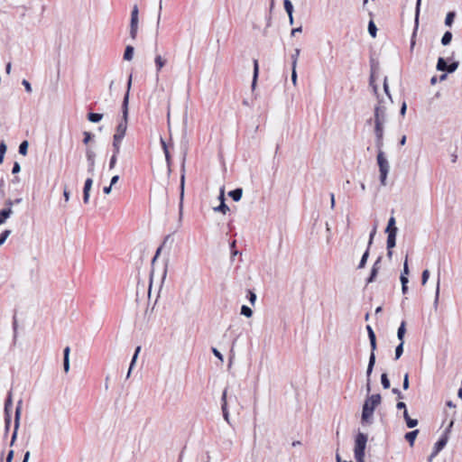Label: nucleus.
Here are the masks:
<instances>
[{
    "label": "nucleus",
    "mask_w": 462,
    "mask_h": 462,
    "mask_svg": "<svg viewBox=\"0 0 462 462\" xmlns=\"http://www.w3.org/2000/svg\"><path fill=\"white\" fill-rule=\"evenodd\" d=\"M382 397L379 393L368 396L362 408L361 422L362 424H371L375 408L381 403Z\"/></svg>",
    "instance_id": "f257e3e1"
},
{
    "label": "nucleus",
    "mask_w": 462,
    "mask_h": 462,
    "mask_svg": "<svg viewBox=\"0 0 462 462\" xmlns=\"http://www.w3.org/2000/svg\"><path fill=\"white\" fill-rule=\"evenodd\" d=\"M367 435L358 432L355 438L354 456L356 462H365V448L367 443Z\"/></svg>",
    "instance_id": "f03ea898"
},
{
    "label": "nucleus",
    "mask_w": 462,
    "mask_h": 462,
    "mask_svg": "<svg viewBox=\"0 0 462 462\" xmlns=\"http://www.w3.org/2000/svg\"><path fill=\"white\" fill-rule=\"evenodd\" d=\"M376 159L380 171V182L382 185L384 186L386 184V179L389 173L390 165L383 152H377Z\"/></svg>",
    "instance_id": "7ed1b4c3"
},
{
    "label": "nucleus",
    "mask_w": 462,
    "mask_h": 462,
    "mask_svg": "<svg viewBox=\"0 0 462 462\" xmlns=\"http://www.w3.org/2000/svg\"><path fill=\"white\" fill-rule=\"evenodd\" d=\"M454 424V421L451 420L449 425L446 428L442 435L439 437V439L437 440V442L434 444L433 447V456H437L447 445L448 441V434L450 432V430Z\"/></svg>",
    "instance_id": "20e7f679"
},
{
    "label": "nucleus",
    "mask_w": 462,
    "mask_h": 462,
    "mask_svg": "<svg viewBox=\"0 0 462 462\" xmlns=\"http://www.w3.org/2000/svg\"><path fill=\"white\" fill-rule=\"evenodd\" d=\"M132 86V74H130L128 80H127V90L124 96L121 110H122V119L120 122H125L127 125L128 124V105H129V92Z\"/></svg>",
    "instance_id": "39448f33"
},
{
    "label": "nucleus",
    "mask_w": 462,
    "mask_h": 462,
    "mask_svg": "<svg viewBox=\"0 0 462 462\" xmlns=\"http://www.w3.org/2000/svg\"><path fill=\"white\" fill-rule=\"evenodd\" d=\"M458 61H452L450 64H448V61L443 57H439L437 61L436 69L439 71H443L446 73H453L458 68Z\"/></svg>",
    "instance_id": "423d86ee"
},
{
    "label": "nucleus",
    "mask_w": 462,
    "mask_h": 462,
    "mask_svg": "<svg viewBox=\"0 0 462 462\" xmlns=\"http://www.w3.org/2000/svg\"><path fill=\"white\" fill-rule=\"evenodd\" d=\"M138 14H139V9L137 5H134L132 12H131V20H130V37L133 40H135L137 37V32H138Z\"/></svg>",
    "instance_id": "0eeeda50"
},
{
    "label": "nucleus",
    "mask_w": 462,
    "mask_h": 462,
    "mask_svg": "<svg viewBox=\"0 0 462 462\" xmlns=\"http://www.w3.org/2000/svg\"><path fill=\"white\" fill-rule=\"evenodd\" d=\"M13 402H12V393L9 392L7 397L5 401V434L8 433L10 425H11V409H12Z\"/></svg>",
    "instance_id": "6e6552de"
},
{
    "label": "nucleus",
    "mask_w": 462,
    "mask_h": 462,
    "mask_svg": "<svg viewBox=\"0 0 462 462\" xmlns=\"http://www.w3.org/2000/svg\"><path fill=\"white\" fill-rule=\"evenodd\" d=\"M185 161H186V152L183 155V159H182V162H181V166H180V203H179V209H180V215L182 213L184 189H185Z\"/></svg>",
    "instance_id": "1a4fd4ad"
},
{
    "label": "nucleus",
    "mask_w": 462,
    "mask_h": 462,
    "mask_svg": "<svg viewBox=\"0 0 462 462\" xmlns=\"http://www.w3.org/2000/svg\"><path fill=\"white\" fill-rule=\"evenodd\" d=\"M22 404H23V401L20 400L17 402V405H16V408H15L14 427V431H13L12 438H11V442H10L11 446L14 445V441L17 439V433H18V429H19V426H20V419H21V414H22Z\"/></svg>",
    "instance_id": "9d476101"
},
{
    "label": "nucleus",
    "mask_w": 462,
    "mask_h": 462,
    "mask_svg": "<svg viewBox=\"0 0 462 462\" xmlns=\"http://www.w3.org/2000/svg\"><path fill=\"white\" fill-rule=\"evenodd\" d=\"M377 97H378V105H376L374 107V121L386 122V120H387L386 106L382 105V103L383 102V98H380L379 96Z\"/></svg>",
    "instance_id": "9b49d317"
},
{
    "label": "nucleus",
    "mask_w": 462,
    "mask_h": 462,
    "mask_svg": "<svg viewBox=\"0 0 462 462\" xmlns=\"http://www.w3.org/2000/svg\"><path fill=\"white\" fill-rule=\"evenodd\" d=\"M420 5H421V0H417L416 7H415L414 28H413V32L411 34V44H410L411 51H412L415 46V37H416L417 31L419 28V17H420Z\"/></svg>",
    "instance_id": "f8f14e48"
},
{
    "label": "nucleus",
    "mask_w": 462,
    "mask_h": 462,
    "mask_svg": "<svg viewBox=\"0 0 462 462\" xmlns=\"http://www.w3.org/2000/svg\"><path fill=\"white\" fill-rule=\"evenodd\" d=\"M382 258L383 257L381 255L378 256L377 259L375 260V262L374 263V264L371 268L370 273L365 280L366 285L369 283H372L375 281L378 272H379V269H380V263L382 262Z\"/></svg>",
    "instance_id": "ddd939ff"
},
{
    "label": "nucleus",
    "mask_w": 462,
    "mask_h": 462,
    "mask_svg": "<svg viewBox=\"0 0 462 462\" xmlns=\"http://www.w3.org/2000/svg\"><path fill=\"white\" fill-rule=\"evenodd\" d=\"M86 157L88 162V171L93 175L95 169L96 152L91 148H87Z\"/></svg>",
    "instance_id": "4468645a"
},
{
    "label": "nucleus",
    "mask_w": 462,
    "mask_h": 462,
    "mask_svg": "<svg viewBox=\"0 0 462 462\" xmlns=\"http://www.w3.org/2000/svg\"><path fill=\"white\" fill-rule=\"evenodd\" d=\"M365 328H366L369 342H370V347L373 348V350H376L377 349L376 335H375L373 328L371 327V325H366Z\"/></svg>",
    "instance_id": "2eb2a0df"
},
{
    "label": "nucleus",
    "mask_w": 462,
    "mask_h": 462,
    "mask_svg": "<svg viewBox=\"0 0 462 462\" xmlns=\"http://www.w3.org/2000/svg\"><path fill=\"white\" fill-rule=\"evenodd\" d=\"M253 64H254V71H253V79H252V86L251 87H252V89H254L255 86L257 84L258 77H259V63H258V60L256 59H254Z\"/></svg>",
    "instance_id": "dca6fc26"
},
{
    "label": "nucleus",
    "mask_w": 462,
    "mask_h": 462,
    "mask_svg": "<svg viewBox=\"0 0 462 462\" xmlns=\"http://www.w3.org/2000/svg\"><path fill=\"white\" fill-rule=\"evenodd\" d=\"M387 234V239H386V249H393L396 245V236L397 233H386Z\"/></svg>",
    "instance_id": "f3484780"
},
{
    "label": "nucleus",
    "mask_w": 462,
    "mask_h": 462,
    "mask_svg": "<svg viewBox=\"0 0 462 462\" xmlns=\"http://www.w3.org/2000/svg\"><path fill=\"white\" fill-rule=\"evenodd\" d=\"M384 232L385 233H391V232L398 233V227L396 226V220H395L394 217L392 216L388 219V223H387Z\"/></svg>",
    "instance_id": "a211bd4d"
},
{
    "label": "nucleus",
    "mask_w": 462,
    "mask_h": 462,
    "mask_svg": "<svg viewBox=\"0 0 462 462\" xmlns=\"http://www.w3.org/2000/svg\"><path fill=\"white\" fill-rule=\"evenodd\" d=\"M228 196L236 202L239 201L243 196V189L236 188L228 192Z\"/></svg>",
    "instance_id": "6ab92c4d"
},
{
    "label": "nucleus",
    "mask_w": 462,
    "mask_h": 462,
    "mask_svg": "<svg viewBox=\"0 0 462 462\" xmlns=\"http://www.w3.org/2000/svg\"><path fill=\"white\" fill-rule=\"evenodd\" d=\"M403 418H404L406 425L409 429L415 428L419 423L417 419H412L409 416L407 410H405V411L403 412Z\"/></svg>",
    "instance_id": "aec40b11"
},
{
    "label": "nucleus",
    "mask_w": 462,
    "mask_h": 462,
    "mask_svg": "<svg viewBox=\"0 0 462 462\" xmlns=\"http://www.w3.org/2000/svg\"><path fill=\"white\" fill-rule=\"evenodd\" d=\"M13 214V210L11 208H2L0 209V225H3L6 222V220Z\"/></svg>",
    "instance_id": "412c9836"
},
{
    "label": "nucleus",
    "mask_w": 462,
    "mask_h": 462,
    "mask_svg": "<svg viewBox=\"0 0 462 462\" xmlns=\"http://www.w3.org/2000/svg\"><path fill=\"white\" fill-rule=\"evenodd\" d=\"M386 122H379V121H374V135L375 136H383V134H384V124Z\"/></svg>",
    "instance_id": "4be33fe9"
},
{
    "label": "nucleus",
    "mask_w": 462,
    "mask_h": 462,
    "mask_svg": "<svg viewBox=\"0 0 462 462\" xmlns=\"http://www.w3.org/2000/svg\"><path fill=\"white\" fill-rule=\"evenodd\" d=\"M154 63L156 67L157 74L161 71V69L165 66L166 60L163 59L160 54H157L154 59Z\"/></svg>",
    "instance_id": "5701e85b"
},
{
    "label": "nucleus",
    "mask_w": 462,
    "mask_h": 462,
    "mask_svg": "<svg viewBox=\"0 0 462 462\" xmlns=\"http://www.w3.org/2000/svg\"><path fill=\"white\" fill-rule=\"evenodd\" d=\"M406 333V322L402 320L397 330V337L400 342H404V336Z\"/></svg>",
    "instance_id": "b1692460"
},
{
    "label": "nucleus",
    "mask_w": 462,
    "mask_h": 462,
    "mask_svg": "<svg viewBox=\"0 0 462 462\" xmlns=\"http://www.w3.org/2000/svg\"><path fill=\"white\" fill-rule=\"evenodd\" d=\"M419 434V430L409 431L405 434L404 438L411 446H413L415 439Z\"/></svg>",
    "instance_id": "393cba45"
},
{
    "label": "nucleus",
    "mask_w": 462,
    "mask_h": 462,
    "mask_svg": "<svg viewBox=\"0 0 462 462\" xmlns=\"http://www.w3.org/2000/svg\"><path fill=\"white\" fill-rule=\"evenodd\" d=\"M103 116L104 115L101 113L89 112L87 116V118L91 123H99Z\"/></svg>",
    "instance_id": "a878e982"
},
{
    "label": "nucleus",
    "mask_w": 462,
    "mask_h": 462,
    "mask_svg": "<svg viewBox=\"0 0 462 462\" xmlns=\"http://www.w3.org/2000/svg\"><path fill=\"white\" fill-rule=\"evenodd\" d=\"M370 248L371 247H366L365 251L364 252L362 257H361V260L359 262V264L357 266L358 269H363L365 268L366 263H367V259L369 257V254H370Z\"/></svg>",
    "instance_id": "bb28decb"
},
{
    "label": "nucleus",
    "mask_w": 462,
    "mask_h": 462,
    "mask_svg": "<svg viewBox=\"0 0 462 462\" xmlns=\"http://www.w3.org/2000/svg\"><path fill=\"white\" fill-rule=\"evenodd\" d=\"M134 48L132 45H127L125 49L124 52V60H131L134 57Z\"/></svg>",
    "instance_id": "cd10ccee"
},
{
    "label": "nucleus",
    "mask_w": 462,
    "mask_h": 462,
    "mask_svg": "<svg viewBox=\"0 0 462 462\" xmlns=\"http://www.w3.org/2000/svg\"><path fill=\"white\" fill-rule=\"evenodd\" d=\"M127 130V125L125 122H119L118 125L116 127V134L122 135L125 137V133Z\"/></svg>",
    "instance_id": "c85d7f7f"
},
{
    "label": "nucleus",
    "mask_w": 462,
    "mask_h": 462,
    "mask_svg": "<svg viewBox=\"0 0 462 462\" xmlns=\"http://www.w3.org/2000/svg\"><path fill=\"white\" fill-rule=\"evenodd\" d=\"M213 209L215 212H219L224 215L226 214L230 210L229 207L224 201H221L220 204L218 206L215 207Z\"/></svg>",
    "instance_id": "c756f323"
},
{
    "label": "nucleus",
    "mask_w": 462,
    "mask_h": 462,
    "mask_svg": "<svg viewBox=\"0 0 462 462\" xmlns=\"http://www.w3.org/2000/svg\"><path fill=\"white\" fill-rule=\"evenodd\" d=\"M456 17V12L450 11L447 14L445 18V25L451 27Z\"/></svg>",
    "instance_id": "7c9ffc66"
},
{
    "label": "nucleus",
    "mask_w": 462,
    "mask_h": 462,
    "mask_svg": "<svg viewBox=\"0 0 462 462\" xmlns=\"http://www.w3.org/2000/svg\"><path fill=\"white\" fill-rule=\"evenodd\" d=\"M452 37H453V35L450 31L445 32V33L443 34V36L441 38V44L443 46L448 45L452 41Z\"/></svg>",
    "instance_id": "2f4dec72"
},
{
    "label": "nucleus",
    "mask_w": 462,
    "mask_h": 462,
    "mask_svg": "<svg viewBox=\"0 0 462 462\" xmlns=\"http://www.w3.org/2000/svg\"><path fill=\"white\" fill-rule=\"evenodd\" d=\"M28 147H29V143L28 141L24 140L23 141L20 145H19V148H18V152L21 155H23L25 156L28 152Z\"/></svg>",
    "instance_id": "473e14b6"
},
{
    "label": "nucleus",
    "mask_w": 462,
    "mask_h": 462,
    "mask_svg": "<svg viewBox=\"0 0 462 462\" xmlns=\"http://www.w3.org/2000/svg\"><path fill=\"white\" fill-rule=\"evenodd\" d=\"M368 32L371 35V37H373V38L376 37L377 27L372 19L368 23Z\"/></svg>",
    "instance_id": "72a5a7b5"
},
{
    "label": "nucleus",
    "mask_w": 462,
    "mask_h": 462,
    "mask_svg": "<svg viewBox=\"0 0 462 462\" xmlns=\"http://www.w3.org/2000/svg\"><path fill=\"white\" fill-rule=\"evenodd\" d=\"M381 383L383 389H389L391 386V382L388 378V374L386 373H383L381 374Z\"/></svg>",
    "instance_id": "f704fd0d"
},
{
    "label": "nucleus",
    "mask_w": 462,
    "mask_h": 462,
    "mask_svg": "<svg viewBox=\"0 0 462 462\" xmlns=\"http://www.w3.org/2000/svg\"><path fill=\"white\" fill-rule=\"evenodd\" d=\"M283 7L287 14H292L294 11L293 5L291 0H283Z\"/></svg>",
    "instance_id": "c9c22d12"
},
{
    "label": "nucleus",
    "mask_w": 462,
    "mask_h": 462,
    "mask_svg": "<svg viewBox=\"0 0 462 462\" xmlns=\"http://www.w3.org/2000/svg\"><path fill=\"white\" fill-rule=\"evenodd\" d=\"M375 74L376 73H373V72H370V77H369V85L373 88L374 89V92L377 95V97L379 96L378 95V87L377 85L375 84Z\"/></svg>",
    "instance_id": "e433bc0d"
},
{
    "label": "nucleus",
    "mask_w": 462,
    "mask_h": 462,
    "mask_svg": "<svg viewBox=\"0 0 462 462\" xmlns=\"http://www.w3.org/2000/svg\"><path fill=\"white\" fill-rule=\"evenodd\" d=\"M403 345H404V342H400L399 345L396 346L395 353H394V360H398L403 354Z\"/></svg>",
    "instance_id": "4c0bfd02"
},
{
    "label": "nucleus",
    "mask_w": 462,
    "mask_h": 462,
    "mask_svg": "<svg viewBox=\"0 0 462 462\" xmlns=\"http://www.w3.org/2000/svg\"><path fill=\"white\" fill-rule=\"evenodd\" d=\"M241 315L246 317V318H251L253 316V310L250 307L246 306V305H243L241 307Z\"/></svg>",
    "instance_id": "58836bf2"
},
{
    "label": "nucleus",
    "mask_w": 462,
    "mask_h": 462,
    "mask_svg": "<svg viewBox=\"0 0 462 462\" xmlns=\"http://www.w3.org/2000/svg\"><path fill=\"white\" fill-rule=\"evenodd\" d=\"M379 70V62L374 58L370 59V72L377 73Z\"/></svg>",
    "instance_id": "ea45409f"
},
{
    "label": "nucleus",
    "mask_w": 462,
    "mask_h": 462,
    "mask_svg": "<svg viewBox=\"0 0 462 462\" xmlns=\"http://www.w3.org/2000/svg\"><path fill=\"white\" fill-rule=\"evenodd\" d=\"M300 50L297 48V49L294 50V53L291 54V68H296L297 60H298V58L300 56Z\"/></svg>",
    "instance_id": "a19ab883"
},
{
    "label": "nucleus",
    "mask_w": 462,
    "mask_h": 462,
    "mask_svg": "<svg viewBox=\"0 0 462 462\" xmlns=\"http://www.w3.org/2000/svg\"><path fill=\"white\" fill-rule=\"evenodd\" d=\"M376 231H377V225L374 224L370 234H369V239H368V243H367L368 247L372 246L374 236L376 235Z\"/></svg>",
    "instance_id": "79ce46f5"
},
{
    "label": "nucleus",
    "mask_w": 462,
    "mask_h": 462,
    "mask_svg": "<svg viewBox=\"0 0 462 462\" xmlns=\"http://www.w3.org/2000/svg\"><path fill=\"white\" fill-rule=\"evenodd\" d=\"M7 150V145L5 144V141L0 142V164L3 163L5 154Z\"/></svg>",
    "instance_id": "37998d69"
},
{
    "label": "nucleus",
    "mask_w": 462,
    "mask_h": 462,
    "mask_svg": "<svg viewBox=\"0 0 462 462\" xmlns=\"http://www.w3.org/2000/svg\"><path fill=\"white\" fill-rule=\"evenodd\" d=\"M375 147L377 148V152H383V136H375Z\"/></svg>",
    "instance_id": "c03bdc74"
},
{
    "label": "nucleus",
    "mask_w": 462,
    "mask_h": 462,
    "mask_svg": "<svg viewBox=\"0 0 462 462\" xmlns=\"http://www.w3.org/2000/svg\"><path fill=\"white\" fill-rule=\"evenodd\" d=\"M11 233L10 229H5L0 234V246L5 244Z\"/></svg>",
    "instance_id": "a18cd8bd"
},
{
    "label": "nucleus",
    "mask_w": 462,
    "mask_h": 462,
    "mask_svg": "<svg viewBox=\"0 0 462 462\" xmlns=\"http://www.w3.org/2000/svg\"><path fill=\"white\" fill-rule=\"evenodd\" d=\"M13 330H14V343H15L17 339V328H18V322L16 315H14L13 317V323H12Z\"/></svg>",
    "instance_id": "49530a36"
},
{
    "label": "nucleus",
    "mask_w": 462,
    "mask_h": 462,
    "mask_svg": "<svg viewBox=\"0 0 462 462\" xmlns=\"http://www.w3.org/2000/svg\"><path fill=\"white\" fill-rule=\"evenodd\" d=\"M83 143L88 144L94 138L95 135L90 132L85 131L83 132Z\"/></svg>",
    "instance_id": "de8ad7c7"
},
{
    "label": "nucleus",
    "mask_w": 462,
    "mask_h": 462,
    "mask_svg": "<svg viewBox=\"0 0 462 462\" xmlns=\"http://www.w3.org/2000/svg\"><path fill=\"white\" fill-rule=\"evenodd\" d=\"M163 152H164V155H165V160H166V163H167V166H168V170H169V171H171V153L169 152L168 147H165Z\"/></svg>",
    "instance_id": "09e8293b"
},
{
    "label": "nucleus",
    "mask_w": 462,
    "mask_h": 462,
    "mask_svg": "<svg viewBox=\"0 0 462 462\" xmlns=\"http://www.w3.org/2000/svg\"><path fill=\"white\" fill-rule=\"evenodd\" d=\"M92 184H93V180L91 177L88 178L86 180H85V183H84V187H83V191H88V192H90V189L92 188Z\"/></svg>",
    "instance_id": "8fccbe9b"
},
{
    "label": "nucleus",
    "mask_w": 462,
    "mask_h": 462,
    "mask_svg": "<svg viewBox=\"0 0 462 462\" xmlns=\"http://www.w3.org/2000/svg\"><path fill=\"white\" fill-rule=\"evenodd\" d=\"M229 245H230L231 258H233L239 253L238 250L236 249V241L233 240Z\"/></svg>",
    "instance_id": "3c124183"
},
{
    "label": "nucleus",
    "mask_w": 462,
    "mask_h": 462,
    "mask_svg": "<svg viewBox=\"0 0 462 462\" xmlns=\"http://www.w3.org/2000/svg\"><path fill=\"white\" fill-rule=\"evenodd\" d=\"M439 298V276L438 277L437 287L435 291L434 307L437 309Z\"/></svg>",
    "instance_id": "603ef678"
},
{
    "label": "nucleus",
    "mask_w": 462,
    "mask_h": 462,
    "mask_svg": "<svg viewBox=\"0 0 462 462\" xmlns=\"http://www.w3.org/2000/svg\"><path fill=\"white\" fill-rule=\"evenodd\" d=\"M375 351L376 350H373V348H371V353H370V356H369L368 365L374 366L375 362H376Z\"/></svg>",
    "instance_id": "864d4df0"
},
{
    "label": "nucleus",
    "mask_w": 462,
    "mask_h": 462,
    "mask_svg": "<svg viewBox=\"0 0 462 462\" xmlns=\"http://www.w3.org/2000/svg\"><path fill=\"white\" fill-rule=\"evenodd\" d=\"M137 358H138V356L133 355V357H132V360H131V363H130V365H129V369H128V372H127V375H126L127 378L130 376V374H131V372H132V370H133V368H134V365L136 363Z\"/></svg>",
    "instance_id": "5fc2aeb1"
},
{
    "label": "nucleus",
    "mask_w": 462,
    "mask_h": 462,
    "mask_svg": "<svg viewBox=\"0 0 462 462\" xmlns=\"http://www.w3.org/2000/svg\"><path fill=\"white\" fill-rule=\"evenodd\" d=\"M409 273H410V270H409V265H408V255H407L404 260V263H403V270H402L401 275H404V276L408 277Z\"/></svg>",
    "instance_id": "6e6d98bb"
},
{
    "label": "nucleus",
    "mask_w": 462,
    "mask_h": 462,
    "mask_svg": "<svg viewBox=\"0 0 462 462\" xmlns=\"http://www.w3.org/2000/svg\"><path fill=\"white\" fill-rule=\"evenodd\" d=\"M247 299H248L249 302L252 305H254L255 300H256V294L254 291L248 290V291H247Z\"/></svg>",
    "instance_id": "4d7b16f0"
},
{
    "label": "nucleus",
    "mask_w": 462,
    "mask_h": 462,
    "mask_svg": "<svg viewBox=\"0 0 462 462\" xmlns=\"http://www.w3.org/2000/svg\"><path fill=\"white\" fill-rule=\"evenodd\" d=\"M430 278V272L428 269H425L421 273V284L424 285L428 282Z\"/></svg>",
    "instance_id": "13d9d810"
},
{
    "label": "nucleus",
    "mask_w": 462,
    "mask_h": 462,
    "mask_svg": "<svg viewBox=\"0 0 462 462\" xmlns=\"http://www.w3.org/2000/svg\"><path fill=\"white\" fill-rule=\"evenodd\" d=\"M226 397H227V389H225L223 391L222 396H221V407H227Z\"/></svg>",
    "instance_id": "bf43d9fd"
},
{
    "label": "nucleus",
    "mask_w": 462,
    "mask_h": 462,
    "mask_svg": "<svg viewBox=\"0 0 462 462\" xmlns=\"http://www.w3.org/2000/svg\"><path fill=\"white\" fill-rule=\"evenodd\" d=\"M224 420L230 424L228 407H221Z\"/></svg>",
    "instance_id": "052dcab7"
},
{
    "label": "nucleus",
    "mask_w": 462,
    "mask_h": 462,
    "mask_svg": "<svg viewBox=\"0 0 462 462\" xmlns=\"http://www.w3.org/2000/svg\"><path fill=\"white\" fill-rule=\"evenodd\" d=\"M409 386H410L409 374L406 373L403 377L402 388H403V390H408Z\"/></svg>",
    "instance_id": "680f3d73"
},
{
    "label": "nucleus",
    "mask_w": 462,
    "mask_h": 462,
    "mask_svg": "<svg viewBox=\"0 0 462 462\" xmlns=\"http://www.w3.org/2000/svg\"><path fill=\"white\" fill-rule=\"evenodd\" d=\"M117 156L116 154H112L110 161H109V169L112 170L115 168L116 162H117Z\"/></svg>",
    "instance_id": "e2e57ef3"
},
{
    "label": "nucleus",
    "mask_w": 462,
    "mask_h": 462,
    "mask_svg": "<svg viewBox=\"0 0 462 462\" xmlns=\"http://www.w3.org/2000/svg\"><path fill=\"white\" fill-rule=\"evenodd\" d=\"M21 171V165L18 162H14L12 168V173L17 174Z\"/></svg>",
    "instance_id": "0e129e2a"
},
{
    "label": "nucleus",
    "mask_w": 462,
    "mask_h": 462,
    "mask_svg": "<svg viewBox=\"0 0 462 462\" xmlns=\"http://www.w3.org/2000/svg\"><path fill=\"white\" fill-rule=\"evenodd\" d=\"M22 84H23V86L24 87L25 91H26L27 93H31V92H32V86H31V83H30L27 79H23V80H22Z\"/></svg>",
    "instance_id": "69168bd1"
},
{
    "label": "nucleus",
    "mask_w": 462,
    "mask_h": 462,
    "mask_svg": "<svg viewBox=\"0 0 462 462\" xmlns=\"http://www.w3.org/2000/svg\"><path fill=\"white\" fill-rule=\"evenodd\" d=\"M211 352L213 353V355L218 358L220 361H223L224 360V357H223V355L217 350V348L216 347H211Z\"/></svg>",
    "instance_id": "338daca9"
},
{
    "label": "nucleus",
    "mask_w": 462,
    "mask_h": 462,
    "mask_svg": "<svg viewBox=\"0 0 462 462\" xmlns=\"http://www.w3.org/2000/svg\"><path fill=\"white\" fill-rule=\"evenodd\" d=\"M392 393L396 395L398 400H402L404 398L403 394L398 388H393Z\"/></svg>",
    "instance_id": "774afa93"
}]
</instances>
